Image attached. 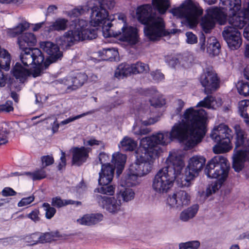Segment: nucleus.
<instances>
[{
    "instance_id": "25",
    "label": "nucleus",
    "mask_w": 249,
    "mask_h": 249,
    "mask_svg": "<svg viewBox=\"0 0 249 249\" xmlns=\"http://www.w3.org/2000/svg\"><path fill=\"white\" fill-rule=\"evenodd\" d=\"M12 72L13 76L21 82H23L26 78L30 75V71L28 69L24 68L19 63H17L14 66Z\"/></svg>"
},
{
    "instance_id": "4",
    "label": "nucleus",
    "mask_w": 249,
    "mask_h": 249,
    "mask_svg": "<svg viewBox=\"0 0 249 249\" xmlns=\"http://www.w3.org/2000/svg\"><path fill=\"white\" fill-rule=\"evenodd\" d=\"M150 5L146 4L138 8L137 16L138 20L145 25L144 32L147 38L152 41L157 40L165 36L167 32L162 18L152 13Z\"/></svg>"
},
{
    "instance_id": "1",
    "label": "nucleus",
    "mask_w": 249,
    "mask_h": 249,
    "mask_svg": "<svg viewBox=\"0 0 249 249\" xmlns=\"http://www.w3.org/2000/svg\"><path fill=\"white\" fill-rule=\"evenodd\" d=\"M183 118L185 120L175 124L170 133L159 132L143 138L136 153H139L150 162L162 152L159 145H166L174 139L183 143L186 149L194 147L201 141L206 134L207 113L203 109L195 110L190 107L185 111Z\"/></svg>"
},
{
    "instance_id": "62",
    "label": "nucleus",
    "mask_w": 249,
    "mask_h": 249,
    "mask_svg": "<svg viewBox=\"0 0 249 249\" xmlns=\"http://www.w3.org/2000/svg\"><path fill=\"white\" fill-rule=\"evenodd\" d=\"M8 133L6 129H0V145L7 142V135Z\"/></svg>"
},
{
    "instance_id": "38",
    "label": "nucleus",
    "mask_w": 249,
    "mask_h": 249,
    "mask_svg": "<svg viewBox=\"0 0 249 249\" xmlns=\"http://www.w3.org/2000/svg\"><path fill=\"white\" fill-rule=\"evenodd\" d=\"M87 79V76L83 73H77L75 76L72 77V90H75L81 87Z\"/></svg>"
},
{
    "instance_id": "17",
    "label": "nucleus",
    "mask_w": 249,
    "mask_h": 249,
    "mask_svg": "<svg viewBox=\"0 0 249 249\" xmlns=\"http://www.w3.org/2000/svg\"><path fill=\"white\" fill-rule=\"evenodd\" d=\"M205 162L206 159L203 156H194L191 158L186 168V171L189 173V176L192 178L197 176L203 169Z\"/></svg>"
},
{
    "instance_id": "51",
    "label": "nucleus",
    "mask_w": 249,
    "mask_h": 249,
    "mask_svg": "<svg viewBox=\"0 0 249 249\" xmlns=\"http://www.w3.org/2000/svg\"><path fill=\"white\" fill-rule=\"evenodd\" d=\"M61 83L67 86V90L68 92L73 90V81L72 77L68 76L63 79H61Z\"/></svg>"
},
{
    "instance_id": "45",
    "label": "nucleus",
    "mask_w": 249,
    "mask_h": 249,
    "mask_svg": "<svg viewBox=\"0 0 249 249\" xmlns=\"http://www.w3.org/2000/svg\"><path fill=\"white\" fill-rule=\"evenodd\" d=\"M89 10V8L86 6H80L74 8L68 13V16L71 18L77 17Z\"/></svg>"
},
{
    "instance_id": "27",
    "label": "nucleus",
    "mask_w": 249,
    "mask_h": 249,
    "mask_svg": "<svg viewBox=\"0 0 249 249\" xmlns=\"http://www.w3.org/2000/svg\"><path fill=\"white\" fill-rule=\"evenodd\" d=\"M132 72L131 64L126 63L120 64L115 71V76L119 79L123 78L130 75Z\"/></svg>"
},
{
    "instance_id": "20",
    "label": "nucleus",
    "mask_w": 249,
    "mask_h": 249,
    "mask_svg": "<svg viewBox=\"0 0 249 249\" xmlns=\"http://www.w3.org/2000/svg\"><path fill=\"white\" fill-rule=\"evenodd\" d=\"M40 48L50 55L52 62H54L62 56V53L56 44L51 42H42L40 44Z\"/></svg>"
},
{
    "instance_id": "3",
    "label": "nucleus",
    "mask_w": 249,
    "mask_h": 249,
    "mask_svg": "<svg viewBox=\"0 0 249 249\" xmlns=\"http://www.w3.org/2000/svg\"><path fill=\"white\" fill-rule=\"evenodd\" d=\"M166 164L165 167L157 172L152 181V189L157 194L168 192L173 186L177 176L181 173L184 166L182 157L176 150L169 153Z\"/></svg>"
},
{
    "instance_id": "35",
    "label": "nucleus",
    "mask_w": 249,
    "mask_h": 249,
    "mask_svg": "<svg viewBox=\"0 0 249 249\" xmlns=\"http://www.w3.org/2000/svg\"><path fill=\"white\" fill-rule=\"evenodd\" d=\"M152 4L160 14L165 13L170 6L168 0H152Z\"/></svg>"
},
{
    "instance_id": "15",
    "label": "nucleus",
    "mask_w": 249,
    "mask_h": 249,
    "mask_svg": "<svg viewBox=\"0 0 249 249\" xmlns=\"http://www.w3.org/2000/svg\"><path fill=\"white\" fill-rule=\"evenodd\" d=\"M190 200L191 196L187 192L179 190L168 196L167 203L171 208L180 210L188 205Z\"/></svg>"
},
{
    "instance_id": "31",
    "label": "nucleus",
    "mask_w": 249,
    "mask_h": 249,
    "mask_svg": "<svg viewBox=\"0 0 249 249\" xmlns=\"http://www.w3.org/2000/svg\"><path fill=\"white\" fill-rule=\"evenodd\" d=\"M10 54L7 50L0 48V68L8 71L10 69Z\"/></svg>"
},
{
    "instance_id": "44",
    "label": "nucleus",
    "mask_w": 249,
    "mask_h": 249,
    "mask_svg": "<svg viewBox=\"0 0 249 249\" xmlns=\"http://www.w3.org/2000/svg\"><path fill=\"white\" fill-rule=\"evenodd\" d=\"M42 207L45 212V217L47 219H51L56 212L55 208L53 206H51L48 203H43Z\"/></svg>"
},
{
    "instance_id": "11",
    "label": "nucleus",
    "mask_w": 249,
    "mask_h": 249,
    "mask_svg": "<svg viewBox=\"0 0 249 249\" xmlns=\"http://www.w3.org/2000/svg\"><path fill=\"white\" fill-rule=\"evenodd\" d=\"M199 80L204 88L206 94L211 93L219 87L220 79L212 67H209L204 69Z\"/></svg>"
},
{
    "instance_id": "40",
    "label": "nucleus",
    "mask_w": 249,
    "mask_h": 249,
    "mask_svg": "<svg viewBox=\"0 0 249 249\" xmlns=\"http://www.w3.org/2000/svg\"><path fill=\"white\" fill-rule=\"evenodd\" d=\"M132 74L146 72L149 71L148 65L141 62L131 64Z\"/></svg>"
},
{
    "instance_id": "9",
    "label": "nucleus",
    "mask_w": 249,
    "mask_h": 249,
    "mask_svg": "<svg viewBox=\"0 0 249 249\" xmlns=\"http://www.w3.org/2000/svg\"><path fill=\"white\" fill-rule=\"evenodd\" d=\"M223 5L229 8L230 14L228 21L234 28L242 29L247 24V20L238 12L241 8V0H220Z\"/></svg>"
},
{
    "instance_id": "23",
    "label": "nucleus",
    "mask_w": 249,
    "mask_h": 249,
    "mask_svg": "<svg viewBox=\"0 0 249 249\" xmlns=\"http://www.w3.org/2000/svg\"><path fill=\"white\" fill-rule=\"evenodd\" d=\"M36 39L34 34L26 33L18 38V43L20 49H30V46L36 45Z\"/></svg>"
},
{
    "instance_id": "10",
    "label": "nucleus",
    "mask_w": 249,
    "mask_h": 249,
    "mask_svg": "<svg viewBox=\"0 0 249 249\" xmlns=\"http://www.w3.org/2000/svg\"><path fill=\"white\" fill-rule=\"evenodd\" d=\"M207 12V16L204 17L201 23L203 30L205 33H210L214 27L216 21L221 25L226 23L227 15L221 9L212 7L208 9Z\"/></svg>"
},
{
    "instance_id": "19",
    "label": "nucleus",
    "mask_w": 249,
    "mask_h": 249,
    "mask_svg": "<svg viewBox=\"0 0 249 249\" xmlns=\"http://www.w3.org/2000/svg\"><path fill=\"white\" fill-rule=\"evenodd\" d=\"M90 150L89 148L84 146L72 148L71 149L72 164L79 166L86 162L89 158V153Z\"/></svg>"
},
{
    "instance_id": "53",
    "label": "nucleus",
    "mask_w": 249,
    "mask_h": 249,
    "mask_svg": "<svg viewBox=\"0 0 249 249\" xmlns=\"http://www.w3.org/2000/svg\"><path fill=\"white\" fill-rule=\"evenodd\" d=\"M98 159L100 163L102 164L101 169L103 165H106L110 167L113 170V172L114 171V168L109 163H106V162L109 160V158L107 154L104 152L100 153L99 155Z\"/></svg>"
},
{
    "instance_id": "64",
    "label": "nucleus",
    "mask_w": 249,
    "mask_h": 249,
    "mask_svg": "<svg viewBox=\"0 0 249 249\" xmlns=\"http://www.w3.org/2000/svg\"><path fill=\"white\" fill-rule=\"evenodd\" d=\"M179 218L181 220L184 222H186L190 219L192 218L186 210H184L180 213Z\"/></svg>"
},
{
    "instance_id": "58",
    "label": "nucleus",
    "mask_w": 249,
    "mask_h": 249,
    "mask_svg": "<svg viewBox=\"0 0 249 249\" xmlns=\"http://www.w3.org/2000/svg\"><path fill=\"white\" fill-rule=\"evenodd\" d=\"M39 212L37 209L33 210L32 212L27 215V217L34 222H36L40 220L39 217Z\"/></svg>"
},
{
    "instance_id": "7",
    "label": "nucleus",
    "mask_w": 249,
    "mask_h": 249,
    "mask_svg": "<svg viewBox=\"0 0 249 249\" xmlns=\"http://www.w3.org/2000/svg\"><path fill=\"white\" fill-rule=\"evenodd\" d=\"M170 12L174 17L184 19L190 28H193L198 23L203 10L197 3L185 0L179 6L172 9Z\"/></svg>"
},
{
    "instance_id": "63",
    "label": "nucleus",
    "mask_w": 249,
    "mask_h": 249,
    "mask_svg": "<svg viewBox=\"0 0 249 249\" xmlns=\"http://www.w3.org/2000/svg\"><path fill=\"white\" fill-rule=\"evenodd\" d=\"M42 162L43 164H45V166H47L53 164L54 160L53 157L48 155L42 157Z\"/></svg>"
},
{
    "instance_id": "33",
    "label": "nucleus",
    "mask_w": 249,
    "mask_h": 249,
    "mask_svg": "<svg viewBox=\"0 0 249 249\" xmlns=\"http://www.w3.org/2000/svg\"><path fill=\"white\" fill-rule=\"evenodd\" d=\"M221 105L220 102L218 105L216 101L212 96H208L203 100L200 101L196 105L197 107H202L209 109H215Z\"/></svg>"
},
{
    "instance_id": "29",
    "label": "nucleus",
    "mask_w": 249,
    "mask_h": 249,
    "mask_svg": "<svg viewBox=\"0 0 249 249\" xmlns=\"http://www.w3.org/2000/svg\"><path fill=\"white\" fill-rule=\"evenodd\" d=\"M68 205H81V202L78 201H74L71 199H62L60 196H56L52 198L51 205L53 207L60 208Z\"/></svg>"
},
{
    "instance_id": "6",
    "label": "nucleus",
    "mask_w": 249,
    "mask_h": 249,
    "mask_svg": "<svg viewBox=\"0 0 249 249\" xmlns=\"http://www.w3.org/2000/svg\"><path fill=\"white\" fill-rule=\"evenodd\" d=\"M136 161L131 164L127 173L124 176L120 181V185L123 187H133L140 183L139 178L148 174L152 168V165L139 153H136Z\"/></svg>"
},
{
    "instance_id": "24",
    "label": "nucleus",
    "mask_w": 249,
    "mask_h": 249,
    "mask_svg": "<svg viewBox=\"0 0 249 249\" xmlns=\"http://www.w3.org/2000/svg\"><path fill=\"white\" fill-rule=\"evenodd\" d=\"M126 156L119 152L114 153L112 156V162L116 168V174L118 177L122 173L126 162Z\"/></svg>"
},
{
    "instance_id": "36",
    "label": "nucleus",
    "mask_w": 249,
    "mask_h": 249,
    "mask_svg": "<svg viewBox=\"0 0 249 249\" xmlns=\"http://www.w3.org/2000/svg\"><path fill=\"white\" fill-rule=\"evenodd\" d=\"M234 129L236 136V147H240L243 145H245V132L242 130L238 124H236L234 126Z\"/></svg>"
},
{
    "instance_id": "54",
    "label": "nucleus",
    "mask_w": 249,
    "mask_h": 249,
    "mask_svg": "<svg viewBox=\"0 0 249 249\" xmlns=\"http://www.w3.org/2000/svg\"><path fill=\"white\" fill-rule=\"evenodd\" d=\"M85 144L90 146H100L103 149L105 148V144L102 141H98L94 138H91L88 140Z\"/></svg>"
},
{
    "instance_id": "41",
    "label": "nucleus",
    "mask_w": 249,
    "mask_h": 249,
    "mask_svg": "<svg viewBox=\"0 0 249 249\" xmlns=\"http://www.w3.org/2000/svg\"><path fill=\"white\" fill-rule=\"evenodd\" d=\"M118 195L124 201L128 202L134 198L135 193L132 189L125 188L120 190Z\"/></svg>"
},
{
    "instance_id": "14",
    "label": "nucleus",
    "mask_w": 249,
    "mask_h": 249,
    "mask_svg": "<svg viewBox=\"0 0 249 249\" xmlns=\"http://www.w3.org/2000/svg\"><path fill=\"white\" fill-rule=\"evenodd\" d=\"M94 197L99 206L109 213L115 214L122 211L121 200L101 195H96Z\"/></svg>"
},
{
    "instance_id": "42",
    "label": "nucleus",
    "mask_w": 249,
    "mask_h": 249,
    "mask_svg": "<svg viewBox=\"0 0 249 249\" xmlns=\"http://www.w3.org/2000/svg\"><path fill=\"white\" fill-rule=\"evenodd\" d=\"M22 175L28 176L33 180H40L46 177V172L43 169L36 170L33 172H24Z\"/></svg>"
},
{
    "instance_id": "28",
    "label": "nucleus",
    "mask_w": 249,
    "mask_h": 249,
    "mask_svg": "<svg viewBox=\"0 0 249 249\" xmlns=\"http://www.w3.org/2000/svg\"><path fill=\"white\" fill-rule=\"evenodd\" d=\"M220 44L214 36L210 37L207 41V52L212 56L217 55L220 52Z\"/></svg>"
},
{
    "instance_id": "47",
    "label": "nucleus",
    "mask_w": 249,
    "mask_h": 249,
    "mask_svg": "<svg viewBox=\"0 0 249 249\" xmlns=\"http://www.w3.org/2000/svg\"><path fill=\"white\" fill-rule=\"evenodd\" d=\"M133 133L136 135H146L151 132V129L147 127H140L136 124L133 127Z\"/></svg>"
},
{
    "instance_id": "16",
    "label": "nucleus",
    "mask_w": 249,
    "mask_h": 249,
    "mask_svg": "<svg viewBox=\"0 0 249 249\" xmlns=\"http://www.w3.org/2000/svg\"><path fill=\"white\" fill-rule=\"evenodd\" d=\"M222 36L229 47L231 50L238 49L242 44L241 34L237 29L226 26L222 32Z\"/></svg>"
},
{
    "instance_id": "57",
    "label": "nucleus",
    "mask_w": 249,
    "mask_h": 249,
    "mask_svg": "<svg viewBox=\"0 0 249 249\" xmlns=\"http://www.w3.org/2000/svg\"><path fill=\"white\" fill-rule=\"evenodd\" d=\"M187 37L186 41L188 43L193 44L196 43L197 41V36L191 32H188L186 33Z\"/></svg>"
},
{
    "instance_id": "22",
    "label": "nucleus",
    "mask_w": 249,
    "mask_h": 249,
    "mask_svg": "<svg viewBox=\"0 0 249 249\" xmlns=\"http://www.w3.org/2000/svg\"><path fill=\"white\" fill-rule=\"evenodd\" d=\"M150 112V110L148 106H146L144 108L140 109L137 114V124L141 123L142 124L147 126L153 124L157 122L158 120L152 118Z\"/></svg>"
},
{
    "instance_id": "46",
    "label": "nucleus",
    "mask_w": 249,
    "mask_h": 249,
    "mask_svg": "<svg viewBox=\"0 0 249 249\" xmlns=\"http://www.w3.org/2000/svg\"><path fill=\"white\" fill-rule=\"evenodd\" d=\"M239 93L244 96H249V84L247 82H240L237 85Z\"/></svg>"
},
{
    "instance_id": "59",
    "label": "nucleus",
    "mask_w": 249,
    "mask_h": 249,
    "mask_svg": "<svg viewBox=\"0 0 249 249\" xmlns=\"http://www.w3.org/2000/svg\"><path fill=\"white\" fill-rule=\"evenodd\" d=\"M199 209L198 205L194 204L188 208L186 210L190 214V215L193 218L197 213Z\"/></svg>"
},
{
    "instance_id": "18",
    "label": "nucleus",
    "mask_w": 249,
    "mask_h": 249,
    "mask_svg": "<svg viewBox=\"0 0 249 249\" xmlns=\"http://www.w3.org/2000/svg\"><path fill=\"white\" fill-rule=\"evenodd\" d=\"M249 160V147L245 149H240L233 155L232 167L239 172L244 167L245 162Z\"/></svg>"
},
{
    "instance_id": "8",
    "label": "nucleus",
    "mask_w": 249,
    "mask_h": 249,
    "mask_svg": "<svg viewBox=\"0 0 249 249\" xmlns=\"http://www.w3.org/2000/svg\"><path fill=\"white\" fill-rule=\"evenodd\" d=\"M210 136L216 142L213 148L214 153H226L231 149V140L232 138V132L228 125L220 124L215 126L212 130Z\"/></svg>"
},
{
    "instance_id": "48",
    "label": "nucleus",
    "mask_w": 249,
    "mask_h": 249,
    "mask_svg": "<svg viewBox=\"0 0 249 249\" xmlns=\"http://www.w3.org/2000/svg\"><path fill=\"white\" fill-rule=\"evenodd\" d=\"M189 175V173L186 171L185 176L181 179L180 186L181 187H189L192 185V181L194 178H192Z\"/></svg>"
},
{
    "instance_id": "32",
    "label": "nucleus",
    "mask_w": 249,
    "mask_h": 249,
    "mask_svg": "<svg viewBox=\"0 0 249 249\" xmlns=\"http://www.w3.org/2000/svg\"><path fill=\"white\" fill-rule=\"evenodd\" d=\"M239 112L245 119V122L249 124V100H242L239 103Z\"/></svg>"
},
{
    "instance_id": "26",
    "label": "nucleus",
    "mask_w": 249,
    "mask_h": 249,
    "mask_svg": "<svg viewBox=\"0 0 249 249\" xmlns=\"http://www.w3.org/2000/svg\"><path fill=\"white\" fill-rule=\"evenodd\" d=\"M103 215L101 213L86 214L77 221L82 225L90 226L101 221L103 219Z\"/></svg>"
},
{
    "instance_id": "12",
    "label": "nucleus",
    "mask_w": 249,
    "mask_h": 249,
    "mask_svg": "<svg viewBox=\"0 0 249 249\" xmlns=\"http://www.w3.org/2000/svg\"><path fill=\"white\" fill-rule=\"evenodd\" d=\"M113 170L109 166L104 165L99 173V184L102 186L96 188L95 192L103 195H113L114 193V187L108 184L112 181L113 177Z\"/></svg>"
},
{
    "instance_id": "2",
    "label": "nucleus",
    "mask_w": 249,
    "mask_h": 249,
    "mask_svg": "<svg viewBox=\"0 0 249 249\" xmlns=\"http://www.w3.org/2000/svg\"><path fill=\"white\" fill-rule=\"evenodd\" d=\"M91 8L90 25L87 20L78 19L75 21V30H69L56 39L57 43L63 49H68L76 42L86 39H93L97 37V30L92 27L106 24L110 19L106 9L94 3Z\"/></svg>"
},
{
    "instance_id": "39",
    "label": "nucleus",
    "mask_w": 249,
    "mask_h": 249,
    "mask_svg": "<svg viewBox=\"0 0 249 249\" xmlns=\"http://www.w3.org/2000/svg\"><path fill=\"white\" fill-rule=\"evenodd\" d=\"M29 27V24L27 22H23L18 24L16 27L9 30L11 36L14 37L18 36Z\"/></svg>"
},
{
    "instance_id": "49",
    "label": "nucleus",
    "mask_w": 249,
    "mask_h": 249,
    "mask_svg": "<svg viewBox=\"0 0 249 249\" xmlns=\"http://www.w3.org/2000/svg\"><path fill=\"white\" fill-rule=\"evenodd\" d=\"M53 238L52 233L46 232L44 233H39L38 243H44L51 242Z\"/></svg>"
},
{
    "instance_id": "21",
    "label": "nucleus",
    "mask_w": 249,
    "mask_h": 249,
    "mask_svg": "<svg viewBox=\"0 0 249 249\" xmlns=\"http://www.w3.org/2000/svg\"><path fill=\"white\" fill-rule=\"evenodd\" d=\"M122 32H120V39L128 42L131 44H135L139 41V36L137 29L131 26H124L122 28Z\"/></svg>"
},
{
    "instance_id": "52",
    "label": "nucleus",
    "mask_w": 249,
    "mask_h": 249,
    "mask_svg": "<svg viewBox=\"0 0 249 249\" xmlns=\"http://www.w3.org/2000/svg\"><path fill=\"white\" fill-rule=\"evenodd\" d=\"M13 109V102L11 101H7L4 104L0 105V112H9Z\"/></svg>"
},
{
    "instance_id": "5",
    "label": "nucleus",
    "mask_w": 249,
    "mask_h": 249,
    "mask_svg": "<svg viewBox=\"0 0 249 249\" xmlns=\"http://www.w3.org/2000/svg\"><path fill=\"white\" fill-rule=\"evenodd\" d=\"M229 170L230 163L223 156H215L208 162L205 170L206 174L208 177L217 178V180L212 182L207 188V196L214 193L221 188L228 176Z\"/></svg>"
},
{
    "instance_id": "30",
    "label": "nucleus",
    "mask_w": 249,
    "mask_h": 249,
    "mask_svg": "<svg viewBox=\"0 0 249 249\" xmlns=\"http://www.w3.org/2000/svg\"><path fill=\"white\" fill-rule=\"evenodd\" d=\"M68 20L64 18H58L49 26L47 31L51 32L53 31H62L67 29Z\"/></svg>"
},
{
    "instance_id": "61",
    "label": "nucleus",
    "mask_w": 249,
    "mask_h": 249,
    "mask_svg": "<svg viewBox=\"0 0 249 249\" xmlns=\"http://www.w3.org/2000/svg\"><path fill=\"white\" fill-rule=\"evenodd\" d=\"M153 79L157 81H160L164 79V75L160 71H156L151 73Z\"/></svg>"
},
{
    "instance_id": "34",
    "label": "nucleus",
    "mask_w": 249,
    "mask_h": 249,
    "mask_svg": "<svg viewBox=\"0 0 249 249\" xmlns=\"http://www.w3.org/2000/svg\"><path fill=\"white\" fill-rule=\"evenodd\" d=\"M119 147L124 151H133L137 146V142L128 137H125L121 141Z\"/></svg>"
},
{
    "instance_id": "60",
    "label": "nucleus",
    "mask_w": 249,
    "mask_h": 249,
    "mask_svg": "<svg viewBox=\"0 0 249 249\" xmlns=\"http://www.w3.org/2000/svg\"><path fill=\"white\" fill-rule=\"evenodd\" d=\"M1 194L4 196H14L17 193L10 187H5L1 191Z\"/></svg>"
},
{
    "instance_id": "56",
    "label": "nucleus",
    "mask_w": 249,
    "mask_h": 249,
    "mask_svg": "<svg viewBox=\"0 0 249 249\" xmlns=\"http://www.w3.org/2000/svg\"><path fill=\"white\" fill-rule=\"evenodd\" d=\"M91 112H86V113H84L82 114H80V115H77L76 116H74V117H69V118L64 120V121H62L60 122V124L61 125H65V124H67L71 122H72L77 119H78L82 117H84L87 115H88Z\"/></svg>"
},
{
    "instance_id": "37",
    "label": "nucleus",
    "mask_w": 249,
    "mask_h": 249,
    "mask_svg": "<svg viewBox=\"0 0 249 249\" xmlns=\"http://www.w3.org/2000/svg\"><path fill=\"white\" fill-rule=\"evenodd\" d=\"M102 26V33L103 35L105 37H109L111 36L117 37L119 36V34H120V32L114 33L110 29L112 26V24L110 20L107 21L106 24H103L101 25Z\"/></svg>"
},
{
    "instance_id": "55",
    "label": "nucleus",
    "mask_w": 249,
    "mask_h": 249,
    "mask_svg": "<svg viewBox=\"0 0 249 249\" xmlns=\"http://www.w3.org/2000/svg\"><path fill=\"white\" fill-rule=\"evenodd\" d=\"M35 200L34 196H31L28 197H24L22 198L18 203V207H23L30 204Z\"/></svg>"
},
{
    "instance_id": "50",
    "label": "nucleus",
    "mask_w": 249,
    "mask_h": 249,
    "mask_svg": "<svg viewBox=\"0 0 249 249\" xmlns=\"http://www.w3.org/2000/svg\"><path fill=\"white\" fill-rule=\"evenodd\" d=\"M39 232L33 233L25 237V240L27 243L31 245H34L38 243Z\"/></svg>"
},
{
    "instance_id": "13",
    "label": "nucleus",
    "mask_w": 249,
    "mask_h": 249,
    "mask_svg": "<svg viewBox=\"0 0 249 249\" xmlns=\"http://www.w3.org/2000/svg\"><path fill=\"white\" fill-rule=\"evenodd\" d=\"M20 59L25 66L34 64L39 66L44 61V56L38 48L20 49Z\"/></svg>"
},
{
    "instance_id": "43",
    "label": "nucleus",
    "mask_w": 249,
    "mask_h": 249,
    "mask_svg": "<svg viewBox=\"0 0 249 249\" xmlns=\"http://www.w3.org/2000/svg\"><path fill=\"white\" fill-rule=\"evenodd\" d=\"M99 53L105 60L111 59L117 54V51L114 49L105 48L99 51Z\"/></svg>"
}]
</instances>
